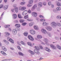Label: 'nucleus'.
Segmentation results:
<instances>
[{
	"instance_id": "f257e3e1",
	"label": "nucleus",
	"mask_w": 61,
	"mask_h": 61,
	"mask_svg": "<svg viewBox=\"0 0 61 61\" xmlns=\"http://www.w3.org/2000/svg\"><path fill=\"white\" fill-rule=\"evenodd\" d=\"M15 26L16 27V28H15V29H14L12 31L13 34L14 35H16V34L17 33L16 31H20V29L19 28V27H20L21 25L19 24H16L15 25Z\"/></svg>"
},
{
	"instance_id": "f03ea898",
	"label": "nucleus",
	"mask_w": 61,
	"mask_h": 61,
	"mask_svg": "<svg viewBox=\"0 0 61 61\" xmlns=\"http://www.w3.org/2000/svg\"><path fill=\"white\" fill-rule=\"evenodd\" d=\"M51 25L53 28L56 27L57 26V24L55 21H53L51 23Z\"/></svg>"
},
{
	"instance_id": "7ed1b4c3",
	"label": "nucleus",
	"mask_w": 61,
	"mask_h": 61,
	"mask_svg": "<svg viewBox=\"0 0 61 61\" xmlns=\"http://www.w3.org/2000/svg\"><path fill=\"white\" fill-rule=\"evenodd\" d=\"M33 3V0H30L29 1V3L28 4V7H31L32 5V4Z\"/></svg>"
},
{
	"instance_id": "20e7f679",
	"label": "nucleus",
	"mask_w": 61,
	"mask_h": 61,
	"mask_svg": "<svg viewBox=\"0 0 61 61\" xmlns=\"http://www.w3.org/2000/svg\"><path fill=\"white\" fill-rule=\"evenodd\" d=\"M46 28L48 31H51L52 30V27L50 26H47V27H46Z\"/></svg>"
},
{
	"instance_id": "39448f33",
	"label": "nucleus",
	"mask_w": 61,
	"mask_h": 61,
	"mask_svg": "<svg viewBox=\"0 0 61 61\" xmlns=\"http://www.w3.org/2000/svg\"><path fill=\"white\" fill-rule=\"evenodd\" d=\"M30 32L32 35H35L36 34V32L35 30L33 29L30 30Z\"/></svg>"
},
{
	"instance_id": "423d86ee",
	"label": "nucleus",
	"mask_w": 61,
	"mask_h": 61,
	"mask_svg": "<svg viewBox=\"0 0 61 61\" xmlns=\"http://www.w3.org/2000/svg\"><path fill=\"white\" fill-rule=\"evenodd\" d=\"M34 52L36 54H38V55H40V53L39 51H38L36 49H34Z\"/></svg>"
},
{
	"instance_id": "0eeeda50",
	"label": "nucleus",
	"mask_w": 61,
	"mask_h": 61,
	"mask_svg": "<svg viewBox=\"0 0 61 61\" xmlns=\"http://www.w3.org/2000/svg\"><path fill=\"white\" fill-rule=\"evenodd\" d=\"M41 31L42 33L44 34H46L47 33L46 30L44 29H42Z\"/></svg>"
},
{
	"instance_id": "6e6552de",
	"label": "nucleus",
	"mask_w": 61,
	"mask_h": 61,
	"mask_svg": "<svg viewBox=\"0 0 61 61\" xmlns=\"http://www.w3.org/2000/svg\"><path fill=\"white\" fill-rule=\"evenodd\" d=\"M32 15L34 17H36L37 16V13L35 12H32Z\"/></svg>"
},
{
	"instance_id": "1a4fd4ad",
	"label": "nucleus",
	"mask_w": 61,
	"mask_h": 61,
	"mask_svg": "<svg viewBox=\"0 0 61 61\" xmlns=\"http://www.w3.org/2000/svg\"><path fill=\"white\" fill-rule=\"evenodd\" d=\"M28 38L30 40H31V41H34V39L30 35L28 36Z\"/></svg>"
},
{
	"instance_id": "9d476101",
	"label": "nucleus",
	"mask_w": 61,
	"mask_h": 61,
	"mask_svg": "<svg viewBox=\"0 0 61 61\" xmlns=\"http://www.w3.org/2000/svg\"><path fill=\"white\" fill-rule=\"evenodd\" d=\"M49 25L48 23H46V22H44L42 23V25L43 26H47Z\"/></svg>"
},
{
	"instance_id": "9b49d317",
	"label": "nucleus",
	"mask_w": 61,
	"mask_h": 61,
	"mask_svg": "<svg viewBox=\"0 0 61 61\" xmlns=\"http://www.w3.org/2000/svg\"><path fill=\"white\" fill-rule=\"evenodd\" d=\"M28 12L27 10H25L22 13V15H26V14H27Z\"/></svg>"
},
{
	"instance_id": "f8f14e48",
	"label": "nucleus",
	"mask_w": 61,
	"mask_h": 61,
	"mask_svg": "<svg viewBox=\"0 0 61 61\" xmlns=\"http://www.w3.org/2000/svg\"><path fill=\"white\" fill-rule=\"evenodd\" d=\"M45 49L46 50V51H47V52H50L51 51L50 50V49L49 48H48L47 47H45Z\"/></svg>"
},
{
	"instance_id": "ddd939ff",
	"label": "nucleus",
	"mask_w": 61,
	"mask_h": 61,
	"mask_svg": "<svg viewBox=\"0 0 61 61\" xmlns=\"http://www.w3.org/2000/svg\"><path fill=\"white\" fill-rule=\"evenodd\" d=\"M45 49L46 50V51H47V52H50L51 51L50 50V49L49 48H48L47 47H45Z\"/></svg>"
},
{
	"instance_id": "4468645a",
	"label": "nucleus",
	"mask_w": 61,
	"mask_h": 61,
	"mask_svg": "<svg viewBox=\"0 0 61 61\" xmlns=\"http://www.w3.org/2000/svg\"><path fill=\"white\" fill-rule=\"evenodd\" d=\"M50 46L53 49H54V50H56V47L53 45H50Z\"/></svg>"
},
{
	"instance_id": "2eb2a0df",
	"label": "nucleus",
	"mask_w": 61,
	"mask_h": 61,
	"mask_svg": "<svg viewBox=\"0 0 61 61\" xmlns=\"http://www.w3.org/2000/svg\"><path fill=\"white\" fill-rule=\"evenodd\" d=\"M38 6L39 7H41L42 6V3L39 2L38 4Z\"/></svg>"
},
{
	"instance_id": "dca6fc26",
	"label": "nucleus",
	"mask_w": 61,
	"mask_h": 61,
	"mask_svg": "<svg viewBox=\"0 0 61 61\" xmlns=\"http://www.w3.org/2000/svg\"><path fill=\"white\" fill-rule=\"evenodd\" d=\"M13 19H15L17 17V15L16 14H13Z\"/></svg>"
},
{
	"instance_id": "f3484780",
	"label": "nucleus",
	"mask_w": 61,
	"mask_h": 61,
	"mask_svg": "<svg viewBox=\"0 0 61 61\" xmlns=\"http://www.w3.org/2000/svg\"><path fill=\"white\" fill-rule=\"evenodd\" d=\"M34 28L35 30H39V28L38 27V26H34Z\"/></svg>"
},
{
	"instance_id": "a211bd4d",
	"label": "nucleus",
	"mask_w": 61,
	"mask_h": 61,
	"mask_svg": "<svg viewBox=\"0 0 61 61\" xmlns=\"http://www.w3.org/2000/svg\"><path fill=\"white\" fill-rule=\"evenodd\" d=\"M26 7H23L21 8V11H24L25 10Z\"/></svg>"
},
{
	"instance_id": "6ab92c4d",
	"label": "nucleus",
	"mask_w": 61,
	"mask_h": 61,
	"mask_svg": "<svg viewBox=\"0 0 61 61\" xmlns=\"http://www.w3.org/2000/svg\"><path fill=\"white\" fill-rule=\"evenodd\" d=\"M34 23L33 22H31L29 23V25L30 26H32L33 25H34Z\"/></svg>"
},
{
	"instance_id": "aec40b11",
	"label": "nucleus",
	"mask_w": 61,
	"mask_h": 61,
	"mask_svg": "<svg viewBox=\"0 0 61 61\" xmlns=\"http://www.w3.org/2000/svg\"><path fill=\"white\" fill-rule=\"evenodd\" d=\"M37 38L38 39H41L42 38V36L41 35H38L37 36Z\"/></svg>"
},
{
	"instance_id": "412c9836",
	"label": "nucleus",
	"mask_w": 61,
	"mask_h": 61,
	"mask_svg": "<svg viewBox=\"0 0 61 61\" xmlns=\"http://www.w3.org/2000/svg\"><path fill=\"white\" fill-rule=\"evenodd\" d=\"M56 47L58 49H59V50H61V47L60 46L58 45H57L56 46Z\"/></svg>"
},
{
	"instance_id": "4be33fe9",
	"label": "nucleus",
	"mask_w": 61,
	"mask_h": 61,
	"mask_svg": "<svg viewBox=\"0 0 61 61\" xmlns=\"http://www.w3.org/2000/svg\"><path fill=\"white\" fill-rule=\"evenodd\" d=\"M37 5L36 4H35L32 7L33 9H35L36 8H37Z\"/></svg>"
},
{
	"instance_id": "5701e85b",
	"label": "nucleus",
	"mask_w": 61,
	"mask_h": 61,
	"mask_svg": "<svg viewBox=\"0 0 61 61\" xmlns=\"http://www.w3.org/2000/svg\"><path fill=\"white\" fill-rule=\"evenodd\" d=\"M1 52L2 54H3V55H4V56H6L7 55L6 54V53L4 52L3 51H1Z\"/></svg>"
},
{
	"instance_id": "b1692460",
	"label": "nucleus",
	"mask_w": 61,
	"mask_h": 61,
	"mask_svg": "<svg viewBox=\"0 0 61 61\" xmlns=\"http://www.w3.org/2000/svg\"><path fill=\"white\" fill-rule=\"evenodd\" d=\"M15 11L16 13H18V12L19 10L18 8L16 7L15 8Z\"/></svg>"
},
{
	"instance_id": "393cba45",
	"label": "nucleus",
	"mask_w": 61,
	"mask_h": 61,
	"mask_svg": "<svg viewBox=\"0 0 61 61\" xmlns=\"http://www.w3.org/2000/svg\"><path fill=\"white\" fill-rule=\"evenodd\" d=\"M8 6L7 5L6 6H5L4 7V10H6V9H7L8 8Z\"/></svg>"
},
{
	"instance_id": "a878e982",
	"label": "nucleus",
	"mask_w": 61,
	"mask_h": 61,
	"mask_svg": "<svg viewBox=\"0 0 61 61\" xmlns=\"http://www.w3.org/2000/svg\"><path fill=\"white\" fill-rule=\"evenodd\" d=\"M18 17H19V18H23L22 16L21 15V14H18Z\"/></svg>"
},
{
	"instance_id": "bb28decb",
	"label": "nucleus",
	"mask_w": 61,
	"mask_h": 61,
	"mask_svg": "<svg viewBox=\"0 0 61 61\" xmlns=\"http://www.w3.org/2000/svg\"><path fill=\"white\" fill-rule=\"evenodd\" d=\"M28 45L30 46H32V44L31 43L29 42L27 43Z\"/></svg>"
},
{
	"instance_id": "cd10ccee",
	"label": "nucleus",
	"mask_w": 61,
	"mask_h": 61,
	"mask_svg": "<svg viewBox=\"0 0 61 61\" xmlns=\"http://www.w3.org/2000/svg\"><path fill=\"white\" fill-rule=\"evenodd\" d=\"M47 34L48 36L49 37H51V33L48 32L47 33Z\"/></svg>"
},
{
	"instance_id": "c85d7f7f",
	"label": "nucleus",
	"mask_w": 61,
	"mask_h": 61,
	"mask_svg": "<svg viewBox=\"0 0 61 61\" xmlns=\"http://www.w3.org/2000/svg\"><path fill=\"white\" fill-rule=\"evenodd\" d=\"M18 53L19 55L20 56H23L24 55V54L22 53H21V52H18Z\"/></svg>"
},
{
	"instance_id": "c756f323",
	"label": "nucleus",
	"mask_w": 61,
	"mask_h": 61,
	"mask_svg": "<svg viewBox=\"0 0 61 61\" xmlns=\"http://www.w3.org/2000/svg\"><path fill=\"white\" fill-rule=\"evenodd\" d=\"M57 6H61V3L59 2L57 3Z\"/></svg>"
},
{
	"instance_id": "7c9ffc66",
	"label": "nucleus",
	"mask_w": 61,
	"mask_h": 61,
	"mask_svg": "<svg viewBox=\"0 0 61 61\" xmlns=\"http://www.w3.org/2000/svg\"><path fill=\"white\" fill-rule=\"evenodd\" d=\"M35 48H36L37 50H40V48L38 47H37L36 46H35Z\"/></svg>"
},
{
	"instance_id": "2f4dec72",
	"label": "nucleus",
	"mask_w": 61,
	"mask_h": 61,
	"mask_svg": "<svg viewBox=\"0 0 61 61\" xmlns=\"http://www.w3.org/2000/svg\"><path fill=\"white\" fill-rule=\"evenodd\" d=\"M10 41L13 44H14V41L12 39H10Z\"/></svg>"
},
{
	"instance_id": "473e14b6",
	"label": "nucleus",
	"mask_w": 61,
	"mask_h": 61,
	"mask_svg": "<svg viewBox=\"0 0 61 61\" xmlns=\"http://www.w3.org/2000/svg\"><path fill=\"white\" fill-rule=\"evenodd\" d=\"M25 4V3L24 2H21L20 3V5H24Z\"/></svg>"
},
{
	"instance_id": "72a5a7b5",
	"label": "nucleus",
	"mask_w": 61,
	"mask_h": 61,
	"mask_svg": "<svg viewBox=\"0 0 61 61\" xmlns=\"http://www.w3.org/2000/svg\"><path fill=\"white\" fill-rule=\"evenodd\" d=\"M57 18L58 19H61V16H57Z\"/></svg>"
},
{
	"instance_id": "f704fd0d",
	"label": "nucleus",
	"mask_w": 61,
	"mask_h": 61,
	"mask_svg": "<svg viewBox=\"0 0 61 61\" xmlns=\"http://www.w3.org/2000/svg\"><path fill=\"white\" fill-rule=\"evenodd\" d=\"M23 34L25 36H28V33L27 32H25Z\"/></svg>"
},
{
	"instance_id": "c9c22d12",
	"label": "nucleus",
	"mask_w": 61,
	"mask_h": 61,
	"mask_svg": "<svg viewBox=\"0 0 61 61\" xmlns=\"http://www.w3.org/2000/svg\"><path fill=\"white\" fill-rule=\"evenodd\" d=\"M56 10H57V11H60V8L59 7H58L56 8Z\"/></svg>"
},
{
	"instance_id": "e433bc0d",
	"label": "nucleus",
	"mask_w": 61,
	"mask_h": 61,
	"mask_svg": "<svg viewBox=\"0 0 61 61\" xmlns=\"http://www.w3.org/2000/svg\"><path fill=\"white\" fill-rule=\"evenodd\" d=\"M4 42L5 43V44H8L9 43V42H8L7 41H6L5 40H4Z\"/></svg>"
},
{
	"instance_id": "4c0bfd02",
	"label": "nucleus",
	"mask_w": 61,
	"mask_h": 61,
	"mask_svg": "<svg viewBox=\"0 0 61 61\" xmlns=\"http://www.w3.org/2000/svg\"><path fill=\"white\" fill-rule=\"evenodd\" d=\"M20 23H23V22H25V20L22 19H20Z\"/></svg>"
},
{
	"instance_id": "58836bf2",
	"label": "nucleus",
	"mask_w": 61,
	"mask_h": 61,
	"mask_svg": "<svg viewBox=\"0 0 61 61\" xmlns=\"http://www.w3.org/2000/svg\"><path fill=\"white\" fill-rule=\"evenodd\" d=\"M28 18V15H27L24 17V18H25V19H26Z\"/></svg>"
},
{
	"instance_id": "ea45409f",
	"label": "nucleus",
	"mask_w": 61,
	"mask_h": 61,
	"mask_svg": "<svg viewBox=\"0 0 61 61\" xmlns=\"http://www.w3.org/2000/svg\"><path fill=\"white\" fill-rule=\"evenodd\" d=\"M17 48L20 51H21V49L20 48V47L19 46H17Z\"/></svg>"
},
{
	"instance_id": "a19ab883",
	"label": "nucleus",
	"mask_w": 61,
	"mask_h": 61,
	"mask_svg": "<svg viewBox=\"0 0 61 61\" xmlns=\"http://www.w3.org/2000/svg\"><path fill=\"white\" fill-rule=\"evenodd\" d=\"M6 37H7L8 36H9L10 35V34L8 32H6Z\"/></svg>"
},
{
	"instance_id": "79ce46f5",
	"label": "nucleus",
	"mask_w": 61,
	"mask_h": 61,
	"mask_svg": "<svg viewBox=\"0 0 61 61\" xmlns=\"http://www.w3.org/2000/svg\"><path fill=\"white\" fill-rule=\"evenodd\" d=\"M26 24H27V23L25 22H23L22 23V25H25Z\"/></svg>"
},
{
	"instance_id": "37998d69",
	"label": "nucleus",
	"mask_w": 61,
	"mask_h": 61,
	"mask_svg": "<svg viewBox=\"0 0 61 61\" xmlns=\"http://www.w3.org/2000/svg\"><path fill=\"white\" fill-rule=\"evenodd\" d=\"M44 41L45 42H47V39L46 38H45L44 39Z\"/></svg>"
},
{
	"instance_id": "c03bdc74",
	"label": "nucleus",
	"mask_w": 61,
	"mask_h": 61,
	"mask_svg": "<svg viewBox=\"0 0 61 61\" xmlns=\"http://www.w3.org/2000/svg\"><path fill=\"white\" fill-rule=\"evenodd\" d=\"M36 20L37 21V22H39L40 20V19L38 18H36Z\"/></svg>"
},
{
	"instance_id": "a18cd8bd",
	"label": "nucleus",
	"mask_w": 61,
	"mask_h": 61,
	"mask_svg": "<svg viewBox=\"0 0 61 61\" xmlns=\"http://www.w3.org/2000/svg\"><path fill=\"white\" fill-rule=\"evenodd\" d=\"M3 4H0V9L2 8L3 7Z\"/></svg>"
},
{
	"instance_id": "49530a36",
	"label": "nucleus",
	"mask_w": 61,
	"mask_h": 61,
	"mask_svg": "<svg viewBox=\"0 0 61 61\" xmlns=\"http://www.w3.org/2000/svg\"><path fill=\"white\" fill-rule=\"evenodd\" d=\"M39 17L40 18H44V16L41 15H40L39 16Z\"/></svg>"
},
{
	"instance_id": "de8ad7c7",
	"label": "nucleus",
	"mask_w": 61,
	"mask_h": 61,
	"mask_svg": "<svg viewBox=\"0 0 61 61\" xmlns=\"http://www.w3.org/2000/svg\"><path fill=\"white\" fill-rule=\"evenodd\" d=\"M45 20L44 19H40V21H45Z\"/></svg>"
},
{
	"instance_id": "09e8293b",
	"label": "nucleus",
	"mask_w": 61,
	"mask_h": 61,
	"mask_svg": "<svg viewBox=\"0 0 61 61\" xmlns=\"http://www.w3.org/2000/svg\"><path fill=\"white\" fill-rule=\"evenodd\" d=\"M7 61H12V60L11 59H7Z\"/></svg>"
},
{
	"instance_id": "8fccbe9b",
	"label": "nucleus",
	"mask_w": 61,
	"mask_h": 61,
	"mask_svg": "<svg viewBox=\"0 0 61 61\" xmlns=\"http://www.w3.org/2000/svg\"><path fill=\"white\" fill-rule=\"evenodd\" d=\"M57 25L59 26H61V24H60V23H58L57 24Z\"/></svg>"
},
{
	"instance_id": "3c124183",
	"label": "nucleus",
	"mask_w": 61,
	"mask_h": 61,
	"mask_svg": "<svg viewBox=\"0 0 61 61\" xmlns=\"http://www.w3.org/2000/svg\"><path fill=\"white\" fill-rule=\"evenodd\" d=\"M49 5H51V2H49L48 3Z\"/></svg>"
},
{
	"instance_id": "603ef678",
	"label": "nucleus",
	"mask_w": 61,
	"mask_h": 61,
	"mask_svg": "<svg viewBox=\"0 0 61 61\" xmlns=\"http://www.w3.org/2000/svg\"><path fill=\"white\" fill-rule=\"evenodd\" d=\"M53 11L55 13H57V10H56H56H53Z\"/></svg>"
},
{
	"instance_id": "864d4df0",
	"label": "nucleus",
	"mask_w": 61,
	"mask_h": 61,
	"mask_svg": "<svg viewBox=\"0 0 61 61\" xmlns=\"http://www.w3.org/2000/svg\"><path fill=\"white\" fill-rule=\"evenodd\" d=\"M43 4L44 5H46V3L45 2H43Z\"/></svg>"
},
{
	"instance_id": "5fc2aeb1",
	"label": "nucleus",
	"mask_w": 61,
	"mask_h": 61,
	"mask_svg": "<svg viewBox=\"0 0 61 61\" xmlns=\"http://www.w3.org/2000/svg\"><path fill=\"white\" fill-rule=\"evenodd\" d=\"M27 20L28 21H32V20H30L28 18L27 19Z\"/></svg>"
},
{
	"instance_id": "6e6d98bb",
	"label": "nucleus",
	"mask_w": 61,
	"mask_h": 61,
	"mask_svg": "<svg viewBox=\"0 0 61 61\" xmlns=\"http://www.w3.org/2000/svg\"><path fill=\"white\" fill-rule=\"evenodd\" d=\"M51 6L52 8H54V5L52 4H51Z\"/></svg>"
},
{
	"instance_id": "4d7b16f0",
	"label": "nucleus",
	"mask_w": 61,
	"mask_h": 61,
	"mask_svg": "<svg viewBox=\"0 0 61 61\" xmlns=\"http://www.w3.org/2000/svg\"><path fill=\"white\" fill-rule=\"evenodd\" d=\"M3 50V51H5V52L6 51V48H5L4 49V50Z\"/></svg>"
},
{
	"instance_id": "13d9d810",
	"label": "nucleus",
	"mask_w": 61,
	"mask_h": 61,
	"mask_svg": "<svg viewBox=\"0 0 61 61\" xmlns=\"http://www.w3.org/2000/svg\"><path fill=\"white\" fill-rule=\"evenodd\" d=\"M16 6V4H15L13 5V7H15Z\"/></svg>"
},
{
	"instance_id": "bf43d9fd",
	"label": "nucleus",
	"mask_w": 61,
	"mask_h": 61,
	"mask_svg": "<svg viewBox=\"0 0 61 61\" xmlns=\"http://www.w3.org/2000/svg\"><path fill=\"white\" fill-rule=\"evenodd\" d=\"M11 11L12 12H14L15 11V10H14V9H12L11 10Z\"/></svg>"
},
{
	"instance_id": "052dcab7",
	"label": "nucleus",
	"mask_w": 61,
	"mask_h": 61,
	"mask_svg": "<svg viewBox=\"0 0 61 61\" xmlns=\"http://www.w3.org/2000/svg\"><path fill=\"white\" fill-rule=\"evenodd\" d=\"M1 61H7V59H4Z\"/></svg>"
},
{
	"instance_id": "680f3d73",
	"label": "nucleus",
	"mask_w": 61,
	"mask_h": 61,
	"mask_svg": "<svg viewBox=\"0 0 61 61\" xmlns=\"http://www.w3.org/2000/svg\"><path fill=\"white\" fill-rule=\"evenodd\" d=\"M10 48L12 50H14V48L12 47H10Z\"/></svg>"
},
{
	"instance_id": "e2e57ef3",
	"label": "nucleus",
	"mask_w": 61,
	"mask_h": 61,
	"mask_svg": "<svg viewBox=\"0 0 61 61\" xmlns=\"http://www.w3.org/2000/svg\"><path fill=\"white\" fill-rule=\"evenodd\" d=\"M28 13H31V11L30 10H28Z\"/></svg>"
},
{
	"instance_id": "0e129e2a",
	"label": "nucleus",
	"mask_w": 61,
	"mask_h": 61,
	"mask_svg": "<svg viewBox=\"0 0 61 61\" xmlns=\"http://www.w3.org/2000/svg\"><path fill=\"white\" fill-rule=\"evenodd\" d=\"M55 39L57 40H58V38L57 36L55 37Z\"/></svg>"
},
{
	"instance_id": "69168bd1",
	"label": "nucleus",
	"mask_w": 61,
	"mask_h": 61,
	"mask_svg": "<svg viewBox=\"0 0 61 61\" xmlns=\"http://www.w3.org/2000/svg\"><path fill=\"white\" fill-rule=\"evenodd\" d=\"M10 38L9 37H8L7 38V40L8 41H9L10 40Z\"/></svg>"
},
{
	"instance_id": "338daca9",
	"label": "nucleus",
	"mask_w": 61,
	"mask_h": 61,
	"mask_svg": "<svg viewBox=\"0 0 61 61\" xmlns=\"http://www.w3.org/2000/svg\"><path fill=\"white\" fill-rule=\"evenodd\" d=\"M30 53L32 55H34V52L32 51H31Z\"/></svg>"
},
{
	"instance_id": "774afa93",
	"label": "nucleus",
	"mask_w": 61,
	"mask_h": 61,
	"mask_svg": "<svg viewBox=\"0 0 61 61\" xmlns=\"http://www.w3.org/2000/svg\"><path fill=\"white\" fill-rule=\"evenodd\" d=\"M40 48L41 49H43V47L41 46L40 47Z\"/></svg>"
}]
</instances>
